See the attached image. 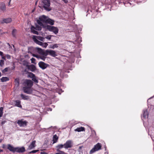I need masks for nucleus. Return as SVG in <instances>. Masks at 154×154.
<instances>
[{
    "label": "nucleus",
    "instance_id": "32",
    "mask_svg": "<svg viewBox=\"0 0 154 154\" xmlns=\"http://www.w3.org/2000/svg\"><path fill=\"white\" fill-rule=\"evenodd\" d=\"M36 38L37 39L41 41L44 42V40L45 39V38L44 37L39 36H35Z\"/></svg>",
    "mask_w": 154,
    "mask_h": 154
},
{
    "label": "nucleus",
    "instance_id": "28",
    "mask_svg": "<svg viewBox=\"0 0 154 154\" xmlns=\"http://www.w3.org/2000/svg\"><path fill=\"white\" fill-rule=\"evenodd\" d=\"M21 97L24 100H28L29 98L28 96H26L23 94H20Z\"/></svg>",
    "mask_w": 154,
    "mask_h": 154
},
{
    "label": "nucleus",
    "instance_id": "23",
    "mask_svg": "<svg viewBox=\"0 0 154 154\" xmlns=\"http://www.w3.org/2000/svg\"><path fill=\"white\" fill-rule=\"evenodd\" d=\"M75 131L78 132H80L81 131H85V128L83 127H81L80 128H78L76 129H75Z\"/></svg>",
    "mask_w": 154,
    "mask_h": 154
},
{
    "label": "nucleus",
    "instance_id": "56",
    "mask_svg": "<svg viewBox=\"0 0 154 154\" xmlns=\"http://www.w3.org/2000/svg\"><path fill=\"white\" fill-rule=\"evenodd\" d=\"M83 147L82 146H80L79 148V149L80 150L82 149V148Z\"/></svg>",
    "mask_w": 154,
    "mask_h": 154
},
{
    "label": "nucleus",
    "instance_id": "44",
    "mask_svg": "<svg viewBox=\"0 0 154 154\" xmlns=\"http://www.w3.org/2000/svg\"><path fill=\"white\" fill-rule=\"evenodd\" d=\"M4 64V61L3 60H1L0 61V66L2 67Z\"/></svg>",
    "mask_w": 154,
    "mask_h": 154
},
{
    "label": "nucleus",
    "instance_id": "63",
    "mask_svg": "<svg viewBox=\"0 0 154 154\" xmlns=\"http://www.w3.org/2000/svg\"><path fill=\"white\" fill-rule=\"evenodd\" d=\"M14 67L13 68V69H14Z\"/></svg>",
    "mask_w": 154,
    "mask_h": 154
},
{
    "label": "nucleus",
    "instance_id": "61",
    "mask_svg": "<svg viewBox=\"0 0 154 154\" xmlns=\"http://www.w3.org/2000/svg\"><path fill=\"white\" fill-rule=\"evenodd\" d=\"M2 139H0V143L2 142Z\"/></svg>",
    "mask_w": 154,
    "mask_h": 154
},
{
    "label": "nucleus",
    "instance_id": "11",
    "mask_svg": "<svg viewBox=\"0 0 154 154\" xmlns=\"http://www.w3.org/2000/svg\"><path fill=\"white\" fill-rule=\"evenodd\" d=\"M26 151L25 148L24 147L22 146L21 147H16L15 152L18 153H23Z\"/></svg>",
    "mask_w": 154,
    "mask_h": 154
},
{
    "label": "nucleus",
    "instance_id": "7",
    "mask_svg": "<svg viewBox=\"0 0 154 154\" xmlns=\"http://www.w3.org/2000/svg\"><path fill=\"white\" fill-rule=\"evenodd\" d=\"M28 122L26 121H23V119L17 121V123L20 127H25L27 126Z\"/></svg>",
    "mask_w": 154,
    "mask_h": 154
},
{
    "label": "nucleus",
    "instance_id": "12",
    "mask_svg": "<svg viewBox=\"0 0 154 154\" xmlns=\"http://www.w3.org/2000/svg\"><path fill=\"white\" fill-rule=\"evenodd\" d=\"M47 52H48V54L52 57H55L57 56V54H56L55 51L54 50H48V51Z\"/></svg>",
    "mask_w": 154,
    "mask_h": 154
},
{
    "label": "nucleus",
    "instance_id": "35",
    "mask_svg": "<svg viewBox=\"0 0 154 154\" xmlns=\"http://www.w3.org/2000/svg\"><path fill=\"white\" fill-rule=\"evenodd\" d=\"M57 151L59 152L56 153L55 154H67L64 152L60 150H57Z\"/></svg>",
    "mask_w": 154,
    "mask_h": 154
},
{
    "label": "nucleus",
    "instance_id": "37",
    "mask_svg": "<svg viewBox=\"0 0 154 154\" xmlns=\"http://www.w3.org/2000/svg\"><path fill=\"white\" fill-rule=\"evenodd\" d=\"M35 76V75L33 74L32 73L30 72L29 73V76L30 78H32L34 77Z\"/></svg>",
    "mask_w": 154,
    "mask_h": 154
},
{
    "label": "nucleus",
    "instance_id": "30",
    "mask_svg": "<svg viewBox=\"0 0 154 154\" xmlns=\"http://www.w3.org/2000/svg\"><path fill=\"white\" fill-rule=\"evenodd\" d=\"M15 85L17 86V87H18L19 85V78H16L15 79Z\"/></svg>",
    "mask_w": 154,
    "mask_h": 154
},
{
    "label": "nucleus",
    "instance_id": "50",
    "mask_svg": "<svg viewBox=\"0 0 154 154\" xmlns=\"http://www.w3.org/2000/svg\"><path fill=\"white\" fill-rule=\"evenodd\" d=\"M64 71L66 72L69 73V71H68V70L66 69H64Z\"/></svg>",
    "mask_w": 154,
    "mask_h": 154
},
{
    "label": "nucleus",
    "instance_id": "29",
    "mask_svg": "<svg viewBox=\"0 0 154 154\" xmlns=\"http://www.w3.org/2000/svg\"><path fill=\"white\" fill-rule=\"evenodd\" d=\"M48 51V50H47L45 51H44V50L43 51L41 54L43 55V56L46 57L48 54V52L47 51Z\"/></svg>",
    "mask_w": 154,
    "mask_h": 154
},
{
    "label": "nucleus",
    "instance_id": "40",
    "mask_svg": "<svg viewBox=\"0 0 154 154\" xmlns=\"http://www.w3.org/2000/svg\"><path fill=\"white\" fill-rule=\"evenodd\" d=\"M31 28V32H33L34 34H36V35H38V32L36 31H35L34 30H33L32 29V28Z\"/></svg>",
    "mask_w": 154,
    "mask_h": 154
},
{
    "label": "nucleus",
    "instance_id": "42",
    "mask_svg": "<svg viewBox=\"0 0 154 154\" xmlns=\"http://www.w3.org/2000/svg\"><path fill=\"white\" fill-rule=\"evenodd\" d=\"M38 58H40L42 60L44 61H45V59L46 58V57L43 56H41L39 57H38Z\"/></svg>",
    "mask_w": 154,
    "mask_h": 154
},
{
    "label": "nucleus",
    "instance_id": "53",
    "mask_svg": "<svg viewBox=\"0 0 154 154\" xmlns=\"http://www.w3.org/2000/svg\"><path fill=\"white\" fill-rule=\"evenodd\" d=\"M33 57H36L37 58H38V56L37 55H36L35 54H33Z\"/></svg>",
    "mask_w": 154,
    "mask_h": 154
},
{
    "label": "nucleus",
    "instance_id": "19",
    "mask_svg": "<svg viewBox=\"0 0 154 154\" xmlns=\"http://www.w3.org/2000/svg\"><path fill=\"white\" fill-rule=\"evenodd\" d=\"M0 8L1 10L3 11H5L6 10L5 5L4 2H2L0 4Z\"/></svg>",
    "mask_w": 154,
    "mask_h": 154
},
{
    "label": "nucleus",
    "instance_id": "21",
    "mask_svg": "<svg viewBox=\"0 0 154 154\" xmlns=\"http://www.w3.org/2000/svg\"><path fill=\"white\" fill-rule=\"evenodd\" d=\"M148 113L146 110H144L143 111V117L144 118H146V117H148Z\"/></svg>",
    "mask_w": 154,
    "mask_h": 154
},
{
    "label": "nucleus",
    "instance_id": "26",
    "mask_svg": "<svg viewBox=\"0 0 154 154\" xmlns=\"http://www.w3.org/2000/svg\"><path fill=\"white\" fill-rule=\"evenodd\" d=\"M1 81L2 82H5L9 80V79L8 77H3L0 79Z\"/></svg>",
    "mask_w": 154,
    "mask_h": 154
},
{
    "label": "nucleus",
    "instance_id": "54",
    "mask_svg": "<svg viewBox=\"0 0 154 154\" xmlns=\"http://www.w3.org/2000/svg\"><path fill=\"white\" fill-rule=\"evenodd\" d=\"M0 55L2 56H3V53L1 51H0Z\"/></svg>",
    "mask_w": 154,
    "mask_h": 154
},
{
    "label": "nucleus",
    "instance_id": "34",
    "mask_svg": "<svg viewBox=\"0 0 154 154\" xmlns=\"http://www.w3.org/2000/svg\"><path fill=\"white\" fill-rule=\"evenodd\" d=\"M36 49L37 50L38 53L41 54L43 50L42 48H36Z\"/></svg>",
    "mask_w": 154,
    "mask_h": 154
},
{
    "label": "nucleus",
    "instance_id": "51",
    "mask_svg": "<svg viewBox=\"0 0 154 154\" xmlns=\"http://www.w3.org/2000/svg\"><path fill=\"white\" fill-rule=\"evenodd\" d=\"M65 3H67L68 2V1L67 0H62Z\"/></svg>",
    "mask_w": 154,
    "mask_h": 154
},
{
    "label": "nucleus",
    "instance_id": "45",
    "mask_svg": "<svg viewBox=\"0 0 154 154\" xmlns=\"http://www.w3.org/2000/svg\"><path fill=\"white\" fill-rule=\"evenodd\" d=\"M31 63H34L35 64H36V63H35V59L34 58L32 57L31 59Z\"/></svg>",
    "mask_w": 154,
    "mask_h": 154
},
{
    "label": "nucleus",
    "instance_id": "58",
    "mask_svg": "<svg viewBox=\"0 0 154 154\" xmlns=\"http://www.w3.org/2000/svg\"><path fill=\"white\" fill-rule=\"evenodd\" d=\"M3 150L0 149V152H3Z\"/></svg>",
    "mask_w": 154,
    "mask_h": 154
},
{
    "label": "nucleus",
    "instance_id": "59",
    "mask_svg": "<svg viewBox=\"0 0 154 154\" xmlns=\"http://www.w3.org/2000/svg\"><path fill=\"white\" fill-rule=\"evenodd\" d=\"M11 0H10L9 2H8V5H10V2L11 1Z\"/></svg>",
    "mask_w": 154,
    "mask_h": 154
},
{
    "label": "nucleus",
    "instance_id": "15",
    "mask_svg": "<svg viewBox=\"0 0 154 154\" xmlns=\"http://www.w3.org/2000/svg\"><path fill=\"white\" fill-rule=\"evenodd\" d=\"M26 83L28 86L27 87L31 88L33 85V82L30 80L27 79L26 81Z\"/></svg>",
    "mask_w": 154,
    "mask_h": 154
},
{
    "label": "nucleus",
    "instance_id": "49",
    "mask_svg": "<svg viewBox=\"0 0 154 154\" xmlns=\"http://www.w3.org/2000/svg\"><path fill=\"white\" fill-rule=\"evenodd\" d=\"M5 33L2 32V30H0V35L4 33Z\"/></svg>",
    "mask_w": 154,
    "mask_h": 154
},
{
    "label": "nucleus",
    "instance_id": "55",
    "mask_svg": "<svg viewBox=\"0 0 154 154\" xmlns=\"http://www.w3.org/2000/svg\"><path fill=\"white\" fill-rule=\"evenodd\" d=\"M7 57L8 59H10L11 58L10 56L8 55H7Z\"/></svg>",
    "mask_w": 154,
    "mask_h": 154
},
{
    "label": "nucleus",
    "instance_id": "62",
    "mask_svg": "<svg viewBox=\"0 0 154 154\" xmlns=\"http://www.w3.org/2000/svg\"><path fill=\"white\" fill-rule=\"evenodd\" d=\"M1 76V72H0V77Z\"/></svg>",
    "mask_w": 154,
    "mask_h": 154
},
{
    "label": "nucleus",
    "instance_id": "3",
    "mask_svg": "<svg viewBox=\"0 0 154 154\" xmlns=\"http://www.w3.org/2000/svg\"><path fill=\"white\" fill-rule=\"evenodd\" d=\"M45 28L47 29L50 31L53 32L55 34H57L58 32V29L54 26L47 25Z\"/></svg>",
    "mask_w": 154,
    "mask_h": 154
},
{
    "label": "nucleus",
    "instance_id": "38",
    "mask_svg": "<svg viewBox=\"0 0 154 154\" xmlns=\"http://www.w3.org/2000/svg\"><path fill=\"white\" fill-rule=\"evenodd\" d=\"M32 80L35 83L38 82V80L36 79V76H35L34 77L32 78Z\"/></svg>",
    "mask_w": 154,
    "mask_h": 154
},
{
    "label": "nucleus",
    "instance_id": "57",
    "mask_svg": "<svg viewBox=\"0 0 154 154\" xmlns=\"http://www.w3.org/2000/svg\"><path fill=\"white\" fill-rule=\"evenodd\" d=\"M5 122L3 121L2 122L1 124L2 125H3L5 123Z\"/></svg>",
    "mask_w": 154,
    "mask_h": 154
},
{
    "label": "nucleus",
    "instance_id": "10",
    "mask_svg": "<svg viewBox=\"0 0 154 154\" xmlns=\"http://www.w3.org/2000/svg\"><path fill=\"white\" fill-rule=\"evenodd\" d=\"M23 92L26 93L28 94H31L32 93V91L30 89V88L27 86L24 87L23 88Z\"/></svg>",
    "mask_w": 154,
    "mask_h": 154
},
{
    "label": "nucleus",
    "instance_id": "27",
    "mask_svg": "<svg viewBox=\"0 0 154 154\" xmlns=\"http://www.w3.org/2000/svg\"><path fill=\"white\" fill-rule=\"evenodd\" d=\"M63 147H64V144H59L56 147L57 150H60V149H61Z\"/></svg>",
    "mask_w": 154,
    "mask_h": 154
},
{
    "label": "nucleus",
    "instance_id": "5",
    "mask_svg": "<svg viewBox=\"0 0 154 154\" xmlns=\"http://www.w3.org/2000/svg\"><path fill=\"white\" fill-rule=\"evenodd\" d=\"M45 28L47 29L50 31L53 32L55 34H57L58 32V29L54 26L47 25Z\"/></svg>",
    "mask_w": 154,
    "mask_h": 154
},
{
    "label": "nucleus",
    "instance_id": "36",
    "mask_svg": "<svg viewBox=\"0 0 154 154\" xmlns=\"http://www.w3.org/2000/svg\"><path fill=\"white\" fill-rule=\"evenodd\" d=\"M59 44H54V45H51V48L53 49H54L55 48H57L58 47Z\"/></svg>",
    "mask_w": 154,
    "mask_h": 154
},
{
    "label": "nucleus",
    "instance_id": "60",
    "mask_svg": "<svg viewBox=\"0 0 154 154\" xmlns=\"http://www.w3.org/2000/svg\"><path fill=\"white\" fill-rule=\"evenodd\" d=\"M108 154V152H105L104 153V154Z\"/></svg>",
    "mask_w": 154,
    "mask_h": 154
},
{
    "label": "nucleus",
    "instance_id": "17",
    "mask_svg": "<svg viewBox=\"0 0 154 154\" xmlns=\"http://www.w3.org/2000/svg\"><path fill=\"white\" fill-rule=\"evenodd\" d=\"M54 20H52L48 17L46 21V24H48L51 25H53L54 24Z\"/></svg>",
    "mask_w": 154,
    "mask_h": 154
},
{
    "label": "nucleus",
    "instance_id": "20",
    "mask_svg": "<svg viewBox=\"0 0 154 154\" xmlns=\"http://www.w3.org/2000/svg\"><path fill=\"white\" fill-rule=\"evenodd\" d=\"M15 103V106L20 108H21L22 106L20 104L21 102L19 100H17L14 101Z\"/></svg>",
    "mask_w": 154,
    "mask_h": 154
},
{
    "label": "nucleus",
    "instance_id": "33",
    "mask_svg": "<svg viewBox=\"0 0 154 154\" xmlns=\"http://www.w3.org/2000/svg\"><path fill=\"white\" fill-rule=\"evenodd\" d=\"M17 32V31L16 29H13L12 32V36L14 37H16V34Z\"/></svg>",
    "mask_w": 154,
    "mask_h": 154
},
{
    "label": "nucleus",
    "instance_id": "2",
    "mask_svg": "<svg viewBox=\"0 0 154 154\" xmlns=\"http://www.w3.org/2000/svg\"><path fill=\"white\" fill-rule=\"evenodd\" d=\"M43 7L48 11L51 10V8L50 7V2L49 0H41Z\"/></svg>",
    "mask_w": 154,
    "mask_h": 154
},
{
    "label": "nucleus",
    "instance_id": "43",
    "mask_svg": "<svg viewBox=\"0 0 154 154\" xmlns=\"http://www.w3.org/2000/svg\"><path fill=\"white\" fill-rule=\"evenodd\" d=\"M8 67L5 68L4 69H3L2 72L3 73H5V72H7L8 70Z\"/></svg>",
    "mask_w": 154,
    "mask_h": 154
},
{
    "label": "nucleus",
    "instance_id": "9",
    "mask_svg": "<svg viewBox=\"0 0 154 154\" xmlns=\"http://www.w3.org/2000/svg\"><path fill=\"white\" fill-rule=\"evenodd\" d=\"M38 65L39 67L42 69H46L49 66V64L46 63L42 61L39 62L38 63Z\"/></svg>",
    "mask_w": 154,
    "mask_h": 154
},
{
    "label": "nucleus",
    "instance_id": "41",
    "mask_svg": "<svg viewBox=\"0 0 154 154\" xmlns=\"http://www.w3.org/2000/svg\"><path fill=\"white\" fill-rule=\"evenodd\" d=\"M43 44H42V45H41V46H42V47L44 48H46L48 45V44L47 43H43Z\"/></svg>",
    "mask_w": 154,
    "mask_h": 154
},
{
    "label": "nucleus",
    "instance_id": "46",
    "mask_svg": "<svg viewBox=\"0 0 154 154\" xmlns=\"http://www.w3.org/2000/svg\"><path fill=\"white\" fill-rule=\"evenodd\" d=\"M39 151L38 150H32L29 152V154L32 153H35L38 152Z\"/></svg>",
    "mask_w": 154,
    "mask_h": 154
},
{
    "label": "nucleus",
    "instance_id": "8",
    "mask_svg": "<svg viewBox=\"0 0 154 154\" xmlns=\"http://www.w3.org/2000/svg\"><path fill=\"white\" fill-rule=\"evenodd\" d=\"M64 148L65 149H68L71 148L73 146L72 141L71 140H68L64 144Z\"/></svg>",
    "mask_w": 154,
    "mask_h": 154
},
{
    "label": "nucleus",
    "instance_id": "1",
    "mask_svg": "<svg viewBox=\"0 0 154 154\" xmlns=\"http://www.w3.org/2000/svg\"><path fill=\"white\" fill-rule=\"evenodd\" d=\"M48 17L45 15L40 16L39 17V19L37 20V23L39 25L42 26L43 28H45L47 25H45L43 23L46 24Z\"/></svg>",
    "mask_w": 154,
    "mask_h": 154
},
{
    "label": "nucleus",
    "instance_id": "39",
    "mask_svg": "<svg viewBox=\"0 0 154 154\" xmlns=\"http://www.w3.org/2000/svg\"><path fill=\"white\" fill-rule=\"evenodd\" d=\"M3 108L2 107H1L0 108V117H1L3 114Z\"/></svg>",
    "mask_w": 154,
    "mask_h": 154
},
{
    "label": "nucleus",
    "instance_id": "48",
    "mask_svg": "<svg viewBox=\"0 0 154 154\" xmlns=\"http://www.w3.org/2000/svg\"><path fill=\"white\" fill-rule=\"evenodd\" d=\"M2 147L4 149H5L6 148V146L5 144L2 145Z\"/></svg>",
    "mask_w": 154,
    "mask_h": 154
},
{
    "label": "nucleus",
    "instance_id": "24",
    "mask_svg": "<svg viewBox=\"0 0 154 154\" xmlns=\"http://www.w3.org/2000/svg\"><path fill=\"white\" fill-rule=\"evenodd\" d=\"M58 137L57 135L55 134L54 135L53 137V143H55L57 142L58 139Z\"/></svg>",
    "mask_w": 154,
    "mask_h": 154
},
{
    "label": "nucleus",
    "instance_id": "22",
    "mask_svg": "<svg viewBox=\"0 0 154 154\" xmlns=\"http://www.w3.org/2000/svg\"><path fill=\"white\" fill-rule=\"evenodd\" d=\"M3 23H8L11 22L12 21L11 19L10 18L5 19L3 20Z\"/></svg>",
    "mask_w": 154,
    "mask_h": 154
},
{
    "label": "nucleus",
    "instance_id": "4",
    "mask_svg": "<svg viewBox=\"0 0 154 154\" xmlns=\"http://www.w3.org/2000/svg\"><path fill=\"white\" fill-rule=\"evenodd\" d=\"M45 28L47 29L50 31L53 32L55 34H57L58 32V29L54 26L47 25Z\"/></svg>",
    "mask_w": 154,
    "mask_h": 154
},
{
    "label": "nucleus",
    "instance_id": "25",
    "mask_svg": "<svg viewBox=\"0 0 154 154\" xmlns=\"http://www.w3.org/2000/svg\"><path fill=\"white\" fill-rule=\"evenodd\" d=\"M41 26H39L38 25H35V27L33 26H32V28H34V29L38 30V31H40L42 30V28L41 27Z\"/></svg>",
    "mask_w": 154,
    "mask_h": 154
},
{
    "label": "nucleus",
    "instance_id": "47",
    "mask_svg": "<svg viewBox=\"0 0 154 154\" xmlns=\"http://www.w3.org/2000/svg\"><path fill=\"white\" fill-rule=\"evenodd\" d=\"M51 35H47L45 38L46 39H48V40H50L51 39Z\"/></svg>",
    "mask_w": 154,
    "mask_h": 154
},
{
    "label": "nucleus",
    "instance_id": "18",
    "mask_svg": "<svg viewBox=\"0 0 154 154\" xmlns=\"http://www.w3.org/2000/svg\"><path fill=\"white\" fill-rule=\"evenodd\" d=\"M36 142V141L35 140H33L32 142L31 143L30 145H29V149H32L33 148H34L35 146V143Z\"/></svg>",
    "mask_w": 154,
    "mask_h": 154
},
{
    "label": "nucleus",
    "instance_id": "13",
    "mask_svg": "<svg viewBox=\"0 0 154 154\" xmlns=\"http://www.w3.org/2000/svg\"><path fill=\"white\" fill-rule=\"evenodd\" d=\"M27 69L32 72H34L36 70V67L35 66L31 64L28 66Z\"/></svg>",
    "mask_w": 154,
    "mask_h": 154
},
{
    "label": "nucleus",
    "instance_id": "14",
    "mask_svg": "<svg viewBox=\"0 0 154 154\" xmlns=\"http://www.w3.org/2000/svg\"><path fill=\"white\" fill-rule=\"evenodd\" d=\"M32 39L35 43L40 45H42V44H43V42L37 39L35 35L33 36Z\"/></svg>",
    "mask_w": 154,
    "mask_h": 154
},
{
    "label": "nucleus",
    "instance_id": "6",
    "mask_svg": "<svg viewBox=\"0 0 154 154\" xmlns=\"http://www.w3.org/2000/svg\"><path fill=\"white\" fill-rule=\"evenodd\" d=\"M101 143H98L95 145L94 146V147L90 151V153L92 154L95 151L100 149H101Z\"/></svg>",
    "mask_w": 154,
    "mask_h": 154
},
{
    "label": "nucleus",
    "instance_id": "52",
    "mask_svg": "<svg viewBox=\"0 0 154 154\" xmlns=\"http://www.w3.org/2000/svg\"><path fill=\"white\" fill-rule=\"evenodd\" d=\"M47 153H46L44 152H42L40 153V154H47Z\"/></svg>",
    "mask_w": 154,
    "mask_h": 154
},
{
    "label": "nucleus",
    "instance_id": "31",
    "mask_svg": "<svg viewBox=\"0 0 154 154\" xmlns=\"http://www.w3.org/2000/svg\"><path fill=\"white\" fill-rule=\"evenodd\" d=\"M29 62L26 60H23V66H26L27 68L29 66Z\"/></svg>",
    "mask_w": 154,
    "mask_h": 154
},
{
    "label": "nucleus",
    "instance_id": "16",
    "mask_svg": "<svg viewBox=\"0 0 154 154\" xmlns=\"http://www.w3.org/2000/svg\"><path fill=\"white\" fill-rule=\"evenodd\" d=\"M7 149H8L10 151L12 152H15L16 148L14 147L10 144L8 145Z\"/></svg>",
    "mask_w": 154,
    "mask_h": 154
},
{
    "label": "nucleus",
    "instance_id": "64",
    "mask_svg": "<svg viewBox=\"0 0 154 154\" xmlns=\"http://www.w3.org/2000/svg\"><path fill=\"white\" fill-rule=\"evenodd\" d=\"M8 44L9 45H10V44H9V43H8Z\"/></svg>",
    "mask_w": 154,
    "mask_h": 154
}]
</instances>
